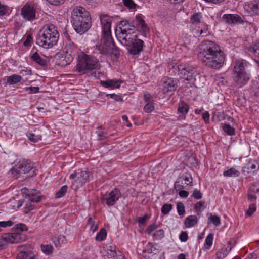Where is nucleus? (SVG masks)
Instances as JSON below:
<instances>
[{
	"label": "nucleus",
	"mask_w": 259,
	"mask_h": 259,
	"mask_svg": "<svg viewBox=\"0 0 259 259\" xmlns=\"http://www.w3.org/2000/svg\"><path fill=\"white\" fill-rule=\"evenodd\" d=\"M198 55L204 65L212 69L220 68L225 61V55L220 46L210 40L201 42Z\"/></svg>",
	"instance_id": "obj_1"
},
{
	"label": "nucleus",
	"mask_w": 259,
	"mask_h": 259,
	"mask_svg": "<svg viewBox=\"0 0 259 259\" xmlns=\"http://www.w3.org/2000/svg\"><path fill=\"white\" fill-rule=\"evenodd\" d=\"M59 37L57 27L52 24H46L38 32L36 44L46 49L51 48L57 44Z\"/></svg>",
	"instance_id": "obj_2"
},
{
	"label": "nucleus",
	"mask_w": 259,
	"mask_h": 259,
	"mask_svg": "<svg viewBox=\"0 0 259 259\" xmlns=\"http://www.w3.org/2000/svg\"><path fill=\"white\" fill-rule=\"evenodd\" d=\"M247 62L244 60H238L235 62L233 71V80L240 87L246 84L250 79V74L246 71Z\"/></svg>",
	"instance_id": "obj_3"
},
{
	"label": "nucleus",
	"mask_w": 259,
	"mask_h": 259,
	"mask_svg": "<svg viewBox=\"0 0 259 259\" xmlns=\"http://www.w3.org/2000/svg\"><path fill=\"white\" fill-rule=\"evenodd\" d=\"M99 61L93 56L83 54L78 58L76 71L80 74H84L99 68Z\"/></svg>",
	"instance_id": "obj_4"
},
{
	"label": "nucleus",
	"mask_w": 259,
	"mask_h": 259,
	"mask_svg": "<svg viewBox=\"0 0 259 259\" xmlns=\"http://www.w3.org/2000/svg\"><path fill=\"white\" fill-rule=\"evenodd\" d=\"M15 232L5 234L3 235V238L6 242L10 243H18L25 241L26 236L21 234L20 231L23 232L27 230V228L24 224L19 223L14 227Z\"/></svg>",
	"instance_id": "obj_5"
},
{
	"label": "nucleus",
	"mask_w": 259,
	"mask_h": 259,
	"mask_svg": "<svg viewBox=\"0 0 259 259\" xmlns=\"http://www.w3.org/2000/svg\"><path fill=\"white\" fill-rule=\"evenodd\" d=\"M115 33L119 41L126 46H131L137 38V35L134 26L133 29H131L126 30L124 28L116 29Z\"/></svg>",
	"instance_id": "obj_6"
},
{
	"label": "nucleus",
	"mask_w": 259,
	"mask_h": 259,
	"mask_svg": "<svg viewBox=\"0 0 259 259\" xmlns=\"http://www.w3.org/2000/svg\"><path fill=\"white\" fill-rule=\"evenodd\" d=\"M69 178L71 180L72 188L77 189L89 181L90 172L86 171H75L70 175Z\"/></svg>",
	"instance_id": "obj_7"
},
{
	"label": "nucleus",
	"mask_w": 259,
	"mask_h": 259,
	"mask_svg": "<svg viewBox=\"0 0 259 259\" xmlns=\"http://www.w3.org/2000/svg\"><path fill=\"white\" fill-rule=\"evenodd\" d=\"M33 168V164L28 160L23 159L18 162L10 170L11 174L16 178L28 172Z\"/></svg>",
	"instance_id": "obj_8"
},
{
	"label": "nucleus",
	"mask_w": 259,
	"mask_h": 259,
	"mask_svg": "<svg viewBox=\"0 0 259 259\" xmlns=\"http://www.w3.org/2000/svg\"><path fill=\"white\" fill-rule=\"evenodd\" d=\"M83 19H79L75 17V19H71L72 26L75 31L80 34L87 31L91 26L90 17H84Z\"/></svg>",
	"instance_id": "obj_9"
},
{
	"label": "nucleus",
	"mask_w": 259,
	"mask_h": 259,
	"mask_svg": "<svg viewBox=\"0 0 259 259\" xmlns=\"http://www.w3.org/2000/svg\"><path fill=\"white\" fill-rule=\"evenodd\" d=\"M178 71L181 77L188 81L195 80L197 75L195 68L192 66L181 64L178 66Z\"/></svg>",
	"instance_id": "obj_10"
},
{
	"label": "nucleus",
	"mask_w": 259,
	"mask_h": 259,
	"mask_svg": "<svg viewBox=\"0 0 259 259\" xmlns=\"http://www.w3.org/2000/svg\"><path fill=\"white\" fill-rule=\"evenodd\" d=\"M121 197L120 191L118 188H115L109 193H106L101 198L102 203H105L108 206H113Z\"/></svg>",
	"instance_id": "obj_11"
},
{
	"label": "nucleus",
	"mask_w": 259,
	"mask_h": 259,
	"mask_svg": "<svg viewBox=\"0 0 259 259\" xmlns=\"http://www.w3.org/2000/svg\"><path fill=\"white\" fill-rule=\"evenodd\" d=\"M36 8L31 3H26L21 9V15L25 21H32L36 18Z\"/></svg>",
	"instance_id": "obj_12"
},
{
	"label": "nucleus",
	"mask_w": 259,
	"mask_h": 259,
	"mask_svg": "<svg viewBox=\"0 0 259 259\" xmlns=\"http://www.w3.org/2000/svg\"><path fill=\"white\" fill-rule=\"evenodd\" d=\"M192 183V178L190 175L183 174L175 182L174 187L176 190L184 189L186 186Z\"/></svg>",
	"instance_id": "obj_13"
},
{
	"label": "nucleus",
	"mask_w": 259,
	"mask_h": 259,
	"mask_svg": "<svg viewBox=\"0 0 259 259\" xmlns=\"http://www.w3.org/2000/svg\"><path fill=\"white\" fill-rule=\"evenodd\" d=\"M178 86V80L176 79L164 77L163 79V92L164 94L173 92Z\"/></svg>",
	"instance_id": "obj_14"
},
{
	"label": "nucleus",
	"mask_w": 259,
	"mask_h": 259,
	"mask_svg": "<svg viewBox=\"0 0 259 259\" xmlns=\"http://www.w3.org/2000/svg\"><path fill=\"white\" fill-rule=\"evenodd\" d=\"M222 19L223 22L229 25L241 24L244 22L242 18L238 14H224Z\"/></svg>",
	"instance_id": "obj_15"
},
{
	"label": "nucleus",
	"mask_w": 259,
	"mask_h": 259,
	"mask_svg": "<svg viewBox=\"0 0 259 259\" xmlns=\"http://www.w3.org/2000/svg\"><path fill=\"white\" fill-rule=\"evenodd\" d=\"M245 11L252 15H259V0L245 2L243 6Z\"/></svg>",
	"instance_id": "obj_16"
},
{
	"label": "nucleus",
	"mask_w": 259,
	"mask_h": 259,
	"mask_svg": "<svg viewBox=\"0 0 259 259\" xmlns=\"http://www.w3.org/2000/svg\"><path fill=\"white\" fill-rule=\"evenodd\" d=\"M70 44H66L63 51L66 53L65 57L67 58V60L66 61L67 64L72 61L77 51L76 45L73 42Z\"/></svg>",
	"instance_id": "obj_17"
},
{
	"label": "nucleus",
	"mask_w": 259,
	"mask_h": 259,
	"mask_svg": "<svg viewBox=\"0 0 259 259\" xmlns=\"http://www.w3.org/2000/svg\"><path fill=\"white\" fill-rule=\"evenodd\" d=\"M100 19L102 27V32L111 31V23L113 18L107 14H101Z\"/></svg>",
	"instance_id": "obj_18"
},
{
	"label": "nucleus",
	"mask_w": 259,
	"mask_h": 259,
	"mask_svg": "<svg viewBox=\"0 0 259 259\" xmlns=\"http://www.w3.org/2000/svg\"><path fill=\"white\" fill-rule=\"evenodd\" d=\"M19 252L17 254V259H38V256L30 250L25 249L23 246H19Z\"/></svg>",
	"instance_id": "obj_19"
},
{
	"label": "nucleus",
	"mask_w": 259,
	"mask_h": 259,
	"mask_svg": "<svg viewBox=\"0 0 259 259\" xmlns=\"http://www.w3.org/2000/svg\"><path fill=\"white\" fill-rule=\"evenodd\" d=\"M133 26L135 30L136 28L143 32H146L148 30L147 25L146 24L142 15H139L136 16L135 19L133 21L132 27Z\"/></svg>",
	"instance_id": "obj_20"
},
{
	"label": "nucleus",
	"mask_w": 259,
	"mask_h": 259,
	"mask_svg": "<svg viewBox=\"0 0 259 259\" xmlns=\"http://www.w3.org/2000/svg\"><path fill=\"white\" fill-rule=\"evenodd\" d=\"M144 41L140 39H136V41L131 45V47L128 49V52L133 55H138L143 50Z\"/></svg>",
	"instance_id": "obj_21"
},
{
	"label": "nucleus",
	"mask_w": 259,
	"mask_h": 259,
	"mask_svg": "<svg viewBox=\"0 0 259 259\" xmlns=\"http://www.w3.org/2000/svg\"><path fill=\"white\" fill-rule=\"evenodd\" d=\"M75 17H78L79 19L84 18V17H90V14L84 8L81 7H75L72 12V19H75Z\"/></svg>",
	"instance_id": "obj_22"
},
{
	"label": "nucleus",
	"mask_w": 259,
	"mask_h": 259,
	"mask_svg": "<svg viewBox=\"0 0 259 259\" xmlns=\"http://www.w3.org/2000/svg\"><path fill=\"white\" fill-rule=\"evenodd\" d=\"M122 82L120 79H109L106 81H101L100 83L103 87L114 89L119 88Z\"/></svg>",
	"instance_id": "obj_23"
},
{
	"label": "nucleus",
	"mask_w": 259,
	"mask_h": 259,
	"mask_svg": "<svg viewBox=\"0 0 259 259\" xmlns=\"http://www.w3.org/2000/svg\"><path fill=\"white\" fill-rule=\"evenodd\" d=\"M104 251V256H106V259H118V256H119L114 246H107Z\"/></svg>",
	"instance_id": "obj_24"
},
{
	"label": "nucleus",
	"mask_w": 259,
	"mask_h": 259,
	"mask_svg": "<svg viewBox=\"0 0 259 259\" xmlns=\"http://www.w3.org/2000/svg\"><path fill=\"white\" fill-rule=\"evenodd\" d=\"M30 59L40 66H45L47 65L46 60L41 57L37 52H33L32 51L30 54Z\"/></svg>",
	"instance_id": "obj_25"
},
{
	"label": "nucleus",
	"mask_w": 259,
	"mask_h": 259,
	"mask_svg": "<svg viewBox=\"0 0 259 259\" xmlns=\"http://www.w3.org/2000/svg\"><path fill=\"white\" fill-rule=\"evenodd\" d=\"M104 44L108 48L114 46L115 43L111 36V31L103 32Z\"/></svg>",
	"instance_id": "obj_26"
},
{
	"label": "nucleus",
	"mask_w": 259,
	"mask_h": 259,
	"mask_svg": "<svg viewBox=\"0 0 259 259\" xmlns=\"http://www.w3.org/2000/svg\"><path fill=\"white\" fill-rule=\"evenodd\" d=\"M232 247L230 244L226 246H224L217 253V257L219 259H223L225 257L231 250Z\"/></svg>",
	"instance_id": "obj_27"
},
{
	"label": "nucleus",
	"mask_w": 259,
	"mask_h": 259,
	"mask_svg": "<svg viewBox=\"0 0 259 259\" xmlns=\"http://www.w3.org/2000/svg\"><path fill=\"white\" fill-rule=\"evenodd\" d=\"M198 222L197 217L195 215H190L185 221L184 224L186 227L190 228L194 226Z\"/></svg>",
	"instance_id": "obj_28"
},
{
	"label": "nucleus",
	"mask_w": 259,
	"mask_h": 259,
	"mask_svg": "<svg viewBox=\"0 0 259 259\" xmlns=\"http://www.w3.org/2000/svg\"><path fill=\"white\" fill-rule=\"evenodd\" d=\"M258 169L255 163L253 162H248L246 164V166L243 167L242 171L244 172L251 173L254 172Z\"/></svg>",
	"instance_id": "obj_29"
},
{
	"label": "nucleus",
	"mask_w": 259,
	"mask_h": 259,
	"mask_svg": "<svg viewBox=\"0 0 259 259\" xmlns=\"http://www.w3.org/2000/svg\"><path fill=\"white\" fill-rule=\"evenodd\" d=\"M53 242L57 247H60L62 244H66L68 242L64 236L59 235L53 240Z\"/></svg>",
	"instance_id": "obj_30"
},
{
	"label": "nucleus",
	"mask_w": 259,
	"mask_h": 259,
	"mask_svg": "<svg viewBox=\"0 0 259 259\" xmlns=\"http://www.w3.org/2000/svg\"><path fill=\"white\" fill-rule=\"evenodd\" d=\"M32 194L29 195L28 200L32 202H38L41 199L40 193L36 190H32Z\"/></svg>",
	"instance_id": "obj_31"
},
{
	"label": "nucleus",
	"mask_w": 259,
	"mask_h": 259,
	"mask_svg": "<svg viewBox=\"0 0 259 259\" xmlns=\"http://www.w3.org/2000/svg\"><path fill=\"white\" fill-rule=\"evenodd\" d=\"M21 79L22 77L21 76L14 74L7 77V82L10 84H13L20 82Z\"/></svg>",
	"instance_id": "obj_32"
},
{
	"label": "nucleus",
	"mask_w": 259,
	"mask_h": 259,
	"mask_svg": "<svg viewBox=\"0 0 259 259\" xmlns=\"http://www.w3.org/2000/svg\"><path fill=\"white\" fill-rule=\"evenodd\" d=\"M202 16L200 12L194 13L190 18L191 22L194 25H197L201 22Z\"/></svg>",
	"instance_id": "obj_33"
},
{
	"label": "nucleus",
	"mask_w": 259,
	"mask_h": 259,
	"mask_svg": "<svg viewBox=\"0 0 259 259\" xmlns=\"http://www.w3.org/2000/svg\"><path fill=\"white\" fill-rule=\"evenodd\" d=\"M40 248L42 252L46 255H50L53 253L54 248L51 244H41Z\"/></svg>",
	"instance_id": "obj_34"
},
{
	"label": "nucleus",
	"mask_w": 259,
	"mask_h": 259,
	"mask_svg": "<svg viewBox=\"0 0 259 259\" xmlns=\"http://www.w3.org/2000/svg\"><path fill=\"white\" fill-rule=\"evenodd\" d=\"M239 174V172L234 168H230L223 172L225 177H237Z\"/></svg>",
	"instance_id": "obj_35"
},
{
	"label": "nucleus",
	"mask_w": 259,
	"mask_h": 259,
	"mask_svg": "<svg viewBox=\"0 0 259 259\" xmlns=\"http://www.w3.org/2000/svg\"><path fill=\"white\" fill-rule=\"evenodd\" d=\"M26 135L29 140L34 143L37 142L41 139V136L40 135H35L29 132Z\"/></svg>",
	"instance_id": "obj_36"
},
{
	"label": "nucleus",
	"mask_w": 259,
	"mask_h": 259,
	"mask_svg": "<svg viewBox=\"0 0 259 259\" xmlns=\"http://www.w3.org/2000/svg\"><path fill=\"white\" fill-rule=\"evenodd\" d=\"M189 108V106L186 103L181 102L179 104L178 111L182 114H187Z\"/></svg>",
	"instance_id": "obj_37"
},
{
	"label": "nucleus",
	"mask_w": 259,
	"mask_h": 259,
	"mask_svg": "<svg viewBox=\"0 0 259 259\" xmlns=\"http://www.w3.org/2000/svg\"><path fill=\"white\" fill-rule=\"evenodd\" d=\"M107 233L106 230L104 228L101 229L99 232L98 233L96 236V240L97 241H103L106 239Z\"/></svg>",
	"instance_id": "obj_38"
},
{
	"label": "nucleus",
	"mask_w": 259,
	"mask_h": 259,
	"mask_svg": "<svg viewBox=\"0 0 259 259\" xmlns=\"http://www.w3.org/2000/svg\"><path fill=\"white\" fill-rule=\"evenodd\" d=\"M223 131L228 135L232 136L235 134V129L229 124H224L222 126Z\"/></svg>",
	"instance_id": "obj_39"
},
{
	"label": "nucleus",
	"mask_w": 259,
	"mask_h": 259,
	"mask_svg": "<svg viewBox=\"0 0 259 259\" xmlns=\"http://www.w3.org/2000/svg\"><path fill=\"white\" fill-rule=\"evenodd\" d=\"M155 240H160L164 237V231L159 229L151 234Z\"/></svg>",
	"instance_id": "obj_40"
},
{
	"label": "nucleus",
	"mask_w": 259,
	"mask_h": 259,
	"mask_svg": "<svg viewBox=\"0 0 259 259\" xmlns=\"http://www.w3.org/2000/svg\"><path fill=\"white\" fill-rule=\"evenodd\" d=\"M68 187L67 185H64L60 188L58 191L56 193L55 198H61L65 195L67 192Z\"/></svg>",
	"instance_id": "obj_41"
},
{
	"label": "nucleus",
	"mask_w": 259,
	"mask_h": 259,
	"mask_svg": "<svg viewBox=\"0 0 259 259\" xmlns=\"http://www.w3.org/2000/svg\"><path fill=\"white\" fill-rule=\"evenodd\" d=\"M248 50L253 53L255 55L259 58V42L254 44L252 46L248 48Z\"/></svg>",
	"instance_id": "obj_42"
},
{
	"label": "nucleus",
	"mask_w": 259,
	"mask_h": 259,
	"mask_svg": "<svg viewBox=\"0 0 259 259\" xmlns=\"http://www.w3.org/2000/svg\"><path fill=\"white\" fill-rule=\"evenodd\" d=\"M88 225L93 232H95L98 229V225L91 218H89L88 220Z\"/></svg>",
	"instance_id": "obj_43"
},
{
	"label": "nucleus",
	"mask_w": 259,
	"mask_h": 259,
	"mask_svg": "<svg viewBox=\"0 0 259 259\" xmlns=\"http://www.w3.org/2000/svg\"><path fill=\"white\" fill-rule=\"evenodd\" d=\"M172 205L171 204H164L161 208V212L164 215L167 214L171 210Z\"/></svg>",
	"instance_id": "obj_44"
},
{
	"label": "nucleus",
	"mask_w": 259,
	"mask_h": 259,
	"mask_svg": "<svg viewBox=\"0 0 259 259\" xmlns=\"http://www.w3.org/2000/svg\"><path fill=\"white\" fill-rule=\"evenodd\" d=\"M208 220L215 226H218L221 224L220 219L217 215H211L208 217Z\"/></svg>",
	"instance_id": "obj_45"
},
{
	"label": "nucleus",
	"mask_w": 259,
	"mask_h": 259,
	"mask_svg": "<svg viewBox=\"0 0 259 259\" xmlns=\"http://www.w3.org/2000/svg\"><path fill=\"white\" fill-rule=\"evenodd\" d=\"M121 28H122V29L124 28L126 30L133 29L132 26L130 25L126 21H121L120 24L118 26V27L116 28V29H120Z\"/></svg>",
	"instance_id": "obj_46"
},
{
	"label": "nucleus",
	"mask_w": 259,
	"mask_h": 259,
	"mask_svg": "<svg viewBox=\"0 0 259 259\" xmlns=\"http://www.w3.org/2000/svg\"><path fill=\"white\" fill-rule=\"evenodd\" d=\"M178 213L180 216H183L185 213V207L182 202L178 203L177 205Z\"/></svg>",
	"instance_id": "obj_47"
},
{
	"label": "nucleus",
	"mask_w": 259,
	"mask_h": 259,
	"mask_svg": "<svg viewBox=\"0 0 259 259\" xmlns=\"http://www.w3.org/2000/svg\"><path fill=\"white\" fill-rule=\"evenodd\" d=\"M122 1L124 5L129 9H134L136 8V4L133 0H122Z\"/></svg>",
	"instance_id": "obj_48"
},
{
	"label": "nucleus",
	"mask_w": 259,
	"mask_h": 259,
	"mask_svg": "<svg viewBox=\"0 0 259 259\" xmlns=\"http://www.w3.org/2000/svg\"><path fill=\"white\" fill-rule=\"evenodd\" d=\"M158 226V225L157 224L153 223L149 226V227L146 229V232L148 235H151V234H152V232L157 229Z\"/></svg>",
	"instance_id": "obj_49"
},
{
	"label": "nucleus",
	"mask_w": 259,
	"mask_h": 259,
	"mask_svg": "<svg viewBox=\"0 0 259 259\" xmlns=\"http://www.w3.org/2000/svg\"><path fill=\"white\" fill-rule=\"evenodd\" d=\"M26 92H28L29 94H34L39 92V88L38 87H30L24 89Z\"/></svg>",
	"instance_id": "obj_50"
},
{
	"label": "nucleus",
	"mask_w": 259,
	"mask_h": 259,
	"mask_svg": "<svg viewBox=\"0 0 259 259\" xmlns=\"http://www.w3.org/2000/svg\"><path fill=\"white\" fill-rule=\"evenodd\" d=\"M256 205L254 203H252L249 205V208L246 211V215L248 216H251L256 211Z\"/></svg>",
	"instance_id": "obj_51"
},
{
	"label": "nucleus",
	"mask_w": 259,
	"mask_h": 259,
	"mask_svg": "<svg viewBox=\"0 0 259 259\" xmlns=\"http://www.w3.org/2000/svg\"><path fill=\"white\" fill-rule=\"evenodd\" d=\"M213 239V234L210 233L209 234L205 239V244L209 247L212 244Z\"/></svg>",
	"instance_id": "obj_52"
},
{
	"label": "nucleus",
	"mask_w": 259,
	"mask_h": 259,
	"mask_svg": "<svg viewBox=\"0 0 259 259\" xmlns=\"http://www.w3.org/2000/svg\"><path fill=\"white\" fill-rule=\"evenodd\" d=\"M154 108L153 104L151 102H148L144 106V110L147 113H150L154 110Z\"/></svg>",
	"instance_id": "obj_53"
},
{
	"label": "nucleus",
	"mask_w": 259,
	"mask_h": 259,
	"mask_svg": "<svg viewBox=\"0 0 259 259\" xmlns=\"http://www.w3.org/2000/svg\"><path fill=\"white\" fill-rule=\"evenodd\" d=\"M109 49H111V53L114 55L116 58H118L120 55V52L118 48L115 46L114 45V46L113 47H109Z\"/></svg>",
	"instance_id": "obj_54"
},
{
	"label": "nucleus",
	"mask_w": 259,
	"mask_h": 259,
	"mask_svg": "<svg viewBox=\"0 0 259 259\" xmlns=\"http://www.w3.org/2000/svg\"><path fill=\"white\" fill-rule=\"evenodd\" d=\"M205 203L203 201H199L195 205V209L197 212L202 211V208L204 207Z\"/></svg>",
	"instance_id": "obj_55"
},
{
	"label": "nucleus",
	"mask_w": 259,
	"mask_h": 259,
	"mask_svg": "<svg viewBox=\"0 0 259 259\" xmlns=\"http://www.w3.org/2000/svg\"><path fill=\"white\" fill-rule=\"evenodd\" d=\"M13 225V222L10 220L7 221H0V228L10 227Z\"/></svg>",
	"instance_id": "obj_56"
},
{
	"label": "nucleus",
	"mask_w": 259,
	"mask_h": 259,
	"mask_svg": "<svg viewBox=\"0 0 259 259\" xmlns=\"http://www.w3.org/2000/svg\"><path fill=\"white\" fill-rule=\"evenodd\" d=\"M192 197L196 199H200L202 197V194L197 189H195L193 191Z\"/></svg>",
	"instance_id": "obj_57"
},
{
	"label": "nucleus",
	"mask_w": 259,
	"mask_h": 259,
	"mask_svg": "<svg viewBox=\"0 0 259 259\" xmlns=\"http://www.w3.org/2000/svg\"><path fill=\"white\" fill-rule=\"evenodd\" d=\"M107 96H110L111 98L118 102H121L123 100L122 97L120 96L115 94H108L107 95Z\"/></svg>",
	"instance_id": "obj_58"
},
{
	"label": "nucleus",
	"mask_w": 259,
	"mask_h": 259,
	"mask_svg": "<svg viewBox=\"0 0 259 259\" xmlns=\"http://www.w3.org/2000/svg\"><path fill=\"white\" fill-rule=\"evenodd\" d=\"M8 13L7 7L0 2V16H3Z\"/></svg>",
	"instance_id": "obj_59"
},
{
	"label": "nucleus",
	"mask_w": 259,
	"mask_h": 259,
	"mask_svg": "<svg viewBox=\"0 0 259 259\" xmlns=\"http://www.w3.org/2000/svg\"><path fill=\"white\" fill-rule=\"evenodd\" d=\"M20 73L22 75H30L32 74L31 70L28 68H24L21 69Z\"/></svg>",
	"instance_id": "obj_60"
},
{
	"label": "nucleus",
	"mask_w": 259,
	"mask_h": 259,
	"mask_svg": "<svg viewBox=\"0 0 259 259\" xmlns=\"http://www.w3.org/2000/svg\"><path fill=\"white\" fill-rule=\"evenodd\" d=\"M50 4L55 6H58L64 3L65 0H47Z\"/></svg>",
	"instance_id": "obj_61"
},
{
	"label": "nucleus",
	"mask_w": 259,
	"mask_h": 259,
	"mask_svg": "<svg viewBox=\"0 0 259 259\" xmlns=\"http://www.w3.org/2000/svg\"><path fill=\"white\" fill-rule=\"evenodd\" d=\"M32 41V37L31 35H28L26 37V39L24 42L23 44L26 47L31 46Z\"/></svg>",
	"instance_id": "obj_62"
},
{
	"label": "nucleus",
	"mask_w": 259,
	"mask_h": 259,
	"mask_svg": "<svg viewBox=\"0 0 259 259\" xmlns=\"http://www.w3.org/2000/svg\"><path fill=\"white\" fill-rule=\"evenodd\" d=\"M188 236L186 232H182L179 236L180 240L182 242H186L188 240Z\"/></svg>",
	"instance_id": "obj_63"
},
{
	"label": "nucleus",
	"mask_w": 259,
	"mask_h": 259,
	"mask_svg": "<svg viewBox=\"0 0 259 259\" xmlns=\"http://www.w3.org/2000/svg\"><path fill=\"white\" fill-rule=\"evenodd\" d=\"M259 191V187L256 186V185H252L250 188L248 192H251L252 193L255 194Z\"/></svg>",
	"instance_id": "obj_64"
}]
</instances>
